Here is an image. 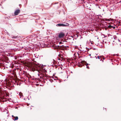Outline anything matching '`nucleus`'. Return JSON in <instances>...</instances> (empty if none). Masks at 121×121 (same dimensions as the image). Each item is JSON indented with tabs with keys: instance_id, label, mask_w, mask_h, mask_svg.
Returning <instances> with one entry per match:
<instances>
[{
	"instance_id": "nucleus-1",
	"label": "nucleus",
	"mask_w": 121,
	"mask_h": 121,
	"mask_svg": "<svg viewBox=\"0 0 121 121\" xmlns=\"http://www.w3.org/2000/svg\"><path fill=\"white\" fill-rule=\"evenodd\" d=\"M9 87L8 86H4L3 87H0V94H3L4 93V91H6V88L9 89Z\"/></svg>"
},
{
	"instance_id": "nucleus-2",
	"label": "nucleus",
	"mask_w": 121,
	"mask_h": 121,
	"mask_svg": "<svg viewBox=\"0 0 121 121\" xmlns=\"http://www.w3.org/2000/svg\"><path fill=\"white\" fill-rule=\"evenodd\" d=\"M69 25V24L68 23H66V24H59L56 25V26H62L65 27L67 26H68Z\"/></svg>"
},
{
	"instance_id": "nucleus-3",
	"label": "nucleus",
	"mask_w": 121,
	"mask_h": 121,
	"mask_svg": "<svg viewBox=\"0 0 121 121\" xmlns=\"http://www.w3.org/2000/svg\"><path fill=\"white\" fill-rule=\"evenodd\" d=\"M65 36L64 33L62 32H60L58 35V37L60 38H63Z\"/></svg>"
},
{
	"instance_id": "nucleus-4",
	"label": "nucleus",
	"mask_w": 121,
	"mask_h": 121,
	"mask_svg": "<svg viewBox=\"0 0 121 121\" xmlns=\"http://www.w3.org/2000/svg\"><path fill=\"white\" fill-rule=\"evenodd\" d=\"M13 46H15V48L16 49H18L19 47V45L18 43H15L13 44Z\"/></svg>"
},
{
	"instance_id": "nucleus-5",
	"label": "nucleus",
	"mask_w": 121,
	"mask_h": 121,
	"mask_svg": "<svg viewBox=\"0 0 121 121\" xmlns=\"http://www.w3.org/2000/svg\"><path fill=\"white\" fill-rule=\"evenodd\" d=\"M20 10L19 9H17L14 12V14L15 15H17L20 13Z\"/></svg>"
},
{
	"instance_id": "nucleus-6",
	"label": "nucleus",
	"mask_w": 121,
	"mask_h": 121,
	"mask_svg": "<svg viewBox=\"0 0 121 121\" xmlns=\"http://www.w3.org/2000/svg\"><path fill=\"white\" fill-rule=\"evenodd\" d=\"M68 47V46H64L63 45H62L60 46V47L61 48H64V49H65V48H66V47Z\"/></svg>"
},
{
	"instance_id": "nucleus-7",
	"label": "nucleus",
	"mask_w": 121,
	"mask_h": 121,
	"mask_svg": "<svg viewBox=\"0 0 121 121\" xmlns=\"http://www.w3.org/2000/svg\"><path fill=\"white\" fill-rule=\"evenodd\" d=\"M10 41L13 43H17L16 41L15 40H11Z\"/></svg>"
},
{
	"instance_id": "nucleus-8",
	"label": "nucleus",
	"mask_w": 121,
	"mask_h": 121,
	"mask_svg": "<svg viewBox=\"0 0 121 121\" xmlns=\"http://www.w3.org/2000/svg\"><path fill=\"white\" fill-rule=\"evenodd\" d=\"M14 117L15 118L14 119H13V120L14 121L17 120L18 119V117Z\"/></svg>"
},
{
	"instance_id": "nucleus-9",
	"label": "nucleus",
	"mask_w": 121,
	"mask_h": 121,
	"mask_svg": "<svg viewBox=\"0 0 121 121\" xmlns=\"http://www.w3.org/2000/svg\"><path fill=\"white\" fill-rule=\"evenodd\" d=\"M113 38L115 40H116L117 39V37L115 35H114L113 36Z\"/></svg>"
},
{
	"instance_id": "nucleus-10",
	"label": "nucleus",
	"mask_w": 121,
	"mask_h": 121,
	"mask_svg": "<svg viewBox=\"0 0 121 121\" xmlns=\"http://www.w3.org/2000/svg\"><path fill=\"white\" fill-rule=\"evenodd\" d=\"M102 56H98L97 57H98V58L99 59H100V58H102Z\"/></svg>"
},
{
	"instance_id": "nucleus-11",
	"label": "nucleus",
	"mask_w": 121,
	"mask_h": 121,
	"mask_svg": "<svg viewBox=\"0 0 121 121\" xmlns=\"http://www.w3.org/2000/svg\"><path fill=\"white\" fill-rule=\"evenodd\" d=\"M88 64H87L86 65V68H87V69H89V66H87V65H88Z\"/></svg>"
},
{
	"instance_id": "nucleus-12",
	"label": "nucleus",
	"mask_w": 121,
	"mask_h": 121,
	"mask_svg": "<svg viewBox=\"0 0 121 121\" xmlns=\"http://www.w3.org/2000/svg\"><path fill=\"white\" fill-rule=\"evenodd\" d=\"M49 80L51 82H52L53 81V80L52 79H50V80Z\"/></svg>"
},
{
	"instance_id": "nucleus-13",
	"label": "nucleus",
	"mask_w": 121,
	"mask_h": 121,
	"mask_svg": "<svg viewBox=\"0 0 121 121\" xmlns=\"http://www.w3.org/2000/svg\"><path fill=\"white\" fill-rule=\"evenodd\" d=\"M63 42H64L63 41V42H59V43L60 44H63Z\"/></svg>"
},
{
	"instance_id": "nucleus-14",
	"label": "nucleus",
	"mask_w": 121,
	"mask_h": 121,
	"mask_svg": "<svg viewBox=\"0 0 121 121\" xmlns=\"http://www.w3.org/2000/svg\"><path fill=\"white\" fill-rule=\"evenodd\" d=\"M111 27H112V26L111 25H109L108 26V27L110 28H111Z\"/></svg>"
},
{
	"instance_id": "nucleus-15",
	"label": "nucleus",
	"mask_w": 121,
	"mask_h": 121,
	"mask_svg": "<svg viewBox=\"0 0 121 121\" xmlns=\"http://www.w3.org/2000/svg\"><path fill=\"white\" fill-rule=\"evenodd\" d=\"M3 39L4 40H5V41H6V40L4 38V37H3Z\"/></svg>"
},
{
	"instance_id": "nucleus-16",
	"label": "nucleus",
	"mask_w": 121,
	"mask_h": 121,
	"mask_svg": "<svg viewBox=\"0 0 121 121\" xmlns=\"http://www.w3.org/2000/svg\"><path fill=\"white\" fill-rule=\"evenodd\" d=\"M102 19H100V18L99 19V20H100L101 21H103L104 22V21L103 20H102Z\"/></svg>"
},
{
	"instance_id": "nucleus-17",
	"label": "nucleus",
	"mask_w": 121,
	"mask_h": 121,
	"mask_svg": "<svg viewBox=\"0 0 121 121\" xmlns=\"http://www.w3.org/2000/svg\"><path fill=\"white\" fill-rule=\"evenodd\" d=\"M78 66H79L80 67H82V65H78Z\"/></svg>"
},
{
	"instance_id": "nucleus-18",
	"label": "nucleus",
	"mask_w": 121,
	"mask_h": 121,
	"mask_svg": "<svg viewBox=\"0 0 121 121\" xmlns=\"http://www.w3.org/2000/svg\"><path fill=\"white\" fill-rule=\"evenodd\" d=\"M42 69L43 70H45V68H44L43 67Z\"/></svg>"
},
{
	"instance_id": "nucleus-19",
	"label": "nucleus",
	"mask_w": 121,
	"mask_h": 121,
	"mask_svg": "<svg viewBox=\"0 0 121 121\" xmlns=\"http://www.w3.org/2000/svg\"><path fill=\"white\" fill-rule=\"evenodd\" d=\"M16 38L14 36H13V37H12V38Z\"/></svg>"
},
{
	"instance_id": "nucleus-20",
	"label": "nucleus",
	"mask_w": 121,
	"mask_h": 121,
	"mask_svg": "<svg viewBox=\"0 0 121 121\" xmlns=\"http://www.w3.org/2000/svg\"><path fill=\"white\" fill-rule=\"evenodd\" d=\"M118 41L119 42H120V40H119V39H118Z\"/></svg>"
},
{
	"instance_id": "nucleus-21",
	"label": "nucleus",
	"mask_w": 121,
	"mask_h": 121,
	"mask_svg": "<svg viewBox=\"0 0 121 121\" xmlns=\"http://www.w3.org/2000/svg\"><path fill=\"white\" fill-rule=\"evenodd\" d=\"M12 117H14V116H13V115H12Z\"/></svg>"
},
{
	"instance_id": "nucleus-22",
	"label": "nucleus",
	"mask_w": 121,
	"mask_h": 121,
	"mask_svg": "<svg viewBox=\"0 0 121 121\" xmlns=\"http://www.w3.org/2000/svg\"><path fill=\"white\" fill-rule=\"evenodd\" d=\"M53 78V79H54V80H56V79H55L54 78Z\"/></svg>"
},
{
	"instance_id": "nucleus-23",
	"label": "nucleus",
	"mask_w": 121,
	"mask_h": 121,
	"mask_svg": "<svg viewBox=\"0 0 121 121\" xmlns=\"http://www.w3.org/2000/svg\"><path fill=\"white\" fill-rule=\"evenodd\" d=\"M13 86H14L13 85L12 86H12V87H13Z\"/></svg>"
},
{
	"instance_id": "nucleus-24",
	"label": "nucleus",
	"mask_w": 121,
	"mask_h": 121,
	"mask_svg": "<svg viewBox=\"0 0 121 121\" xmlns=\"http://www.w3.org/2000/svg\"><path fill=\"white\" fill-rule=\"evenodd\" d=\"M112 44L113 45H114L115 44V43H113Z\"/></svg>"
},
{
	"instance_id": "nucleus-25",
	"label": "nucleus",
	"mask_w": 121,
	"mask_h": 121,
	"mask_svg": "<svg viewBox=\"0 0 121 121\" xmlns=\"http://www.w3.org/2000/svg\"><path fill=\"white\" fill-rule=\"evenodd\" d=\"M34 70H36V69H34Z\"/></svg>"
},
{
	"instance_id": "nucleus-26",
	"label": "nucleus",
	"mask_w": 121,
	"mask_h": 121,
	"mask_svg": "<svg viewBox=\"0 0 121 121\" xmlns=\"http://www.w3.org/2000/svg\"><path fill=\"white\" fill-rule=\"evenodd\" d=\"M104 59H104V58H103V59L104 60Z\"/></svg>"
},
{
	"instance_id": "nucleus-27",
	"label": "nucleus",
	"mask_w": 121,
	"mask_h": 121,
	"mask_svg": "<svg viewBox=\"0 0 121 121\" xmlns=\"http://www.w3.org/2000/svg\"><path fill=\"white\" fill-rule=\"evenodd\" d=\"M114 42V41H113V42Z\"/></svg>"
},
{
	"instance_id": "nucleus-28",
	"label": "nucleus",
	"mask_w": 121,
	"mask_h": 121,
	"mask_svg": "<svg viewBox=\"0 0 121 121\" xmlns=\"http://www.w3.org/2000/svg\"><path fill=\"white\" fill-rule=\"evenodd\" d=\"M103 42H104V41L103 40Z\"/></svg>"
},
{
	"instance_id": "nucleus-29",
	"label": "nucleus",
	"mask_w": 121,
	"mask_h": 121,
	"mask_svg": "<svg viewBox=\"0 0 121 121\" xmlns=\"http://www.w3.org/2000/svg\"><path fill=\"white\" fill-rule=\"evenodd\" d=\"M103 42H104V41L103 40Z\"/></svg>"
},
{
	"instance_id": "nucleus-30",
	"label": "nucleus",
	"mask_w": 121,
	"mask_h": 121,
	"mask_svg": "<svg viewBox=\"0 0 121 121\" xmlns=\"http://www.w3.org/2000/svg\"><path fill=\"white\" fill-rule=\"evenodd\" d=\"M91 54H90V55H89V56H91Z\"/></svg>"
},
{
	"instance_id": "nucleus-31",
	"label": "nucleus",
	"mask_w": 121,
	"mask_h": 121,
	"mask_svg": "<svg viewBox=\"0 0 121 121\" xmlns=\"http://www.w3.org/2000/svg\"><path fill=\"white\" fill-rule=\"evenodd\" d=\"M20 94V96H21V95H20V94Z\"/></svg>"
},
{
	"instance_id": "nucleus-32",
	"label": "nucleus",
	"mask_w": 121,
	"mask_h": 121,
	"mask_svg": "<svg viewBox=\"0 0 121 121\" xmlns=\"http://www.w3.org/2000/svg\"><path fill=\"white\" fill-rule=\"evenodd\" d=\"M36 67V68H37V67Z\"/></svg>"
},
{
	"instance_id": "nucleus-33",
	"label": "nucleus",
	"mask_w": 121,
	"mask_h": 121,
	"mask_svg": "<svg viewBox=\"0 0 121 121\" xmlns=\"http://www.w3.org/2000/svg\"><path fill=\"white\" fill-rule=\"evenodd\" d=\"M106 19H106V21H107V20H106Z\"/></svg>"
}]
</instances>
